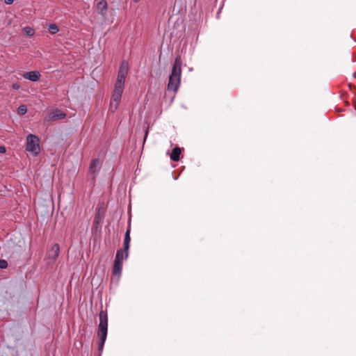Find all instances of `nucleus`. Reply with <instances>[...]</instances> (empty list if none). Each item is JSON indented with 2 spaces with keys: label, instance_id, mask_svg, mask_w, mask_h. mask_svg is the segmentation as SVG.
Returning a JSON list of instances; mask_svg holds the SVG:
<instances>
[{
  "label": "nucleus",
  "instance_id": "1",
  "mask_svg": "<svg viewBox=\"0 0 356 356\" xmlns=\"http://www.w3.org/2000/svg\"><path fill=\"white\" fill-rule=\"evenodd\" d=\"M181 60L177 57L174 62L171 74L169 77L168 89H178L180 85L181 73Z\"/></svg>",
  "mask_w": 356,
  "mask_h": 356
},
{
  "label": "nucleus",
  "instance_id": "2",
  "mask_svg": "<svg viewBox=\"0 0 356 356\" xmlns=\"http://www.w3.org/2000/svg\"><path fill=\"white\" fill-rule=\"evenodd\" d=\"M99 323L98 326L97 335L99 338V350L102 349L107 337L108 317L106 312L101 311L99 314Z\"/></svg>",
  "mask_w": 356,
  "mask_h": 356
},
{
  "label": "nucleus",
  "instance_id": "3",
  "mask_svg": "<svg viewBox=\"0 0 356 356\" xmlns=\"http://www.w3.org/2000/svg\"><path fill=\"white\" fill-rule=\"evenodd\" d=\"M26 150L31 152L34 156L39 154L40 152V138L36 135L30 134L26 136Z\"/></svg>",
  "mask_w": 356,
  "mask_h": 356
},
{
  "label": "nucleus",
  "instance_id": "4",
  "mask_svg": "<svg viewBox=\"0 0 356 356\" xmlns=\"http://www.w3.org/2000/svg\"><path fill=\"white\" fill-rule=\"evenodd\" d=\"M122 95V90H113L109 108L112 112H114L117 109L121 100Z\"/></svg>",
  "mask_w": 356,
  "mask_h": 356
},
{
  "label": "nucleus",
  "instance_id": "5",
  "mask_svg": "<svg viewBox=\"0 0 356 356\" xmlns=\"http://www.w3.org/2000/svg\"><path fill=\"white\" fill-rule=\"evenodd\" d=\"M66 117V114L60 110L56 109L51 111L45 117V121L51 122L56 121L60 119H63Z\"/></svg>",
  "mask_w": 356,
  "mask_h": 356
},
{
  "label": "nucleus",
  "instance_id": "6",
  "mask_svg": "<svg viewBox=\"0 0 356 356\" xmlns=\"http://www.w3.org/2000/svg\"><path fill=\"white\" fill-rule=\"evenodd\" d=\"M22 76L24 79H29L31 81H37L40 79L41 75L38 71H31L24 73Z\"/></svg>",
  "mask_w": 356,
  "mask_h": 356
},
{
  "label": "nucleus",
  "instance_id": "7",
  "mask_svg": "<svg viewBox=\"0 0 356 356\" xmlns=\"http://www.w3.org/2000/svg\"><path fill=\"white\" fill-rule=\"evenodd\" d=\"M129 70V64L126 61L121 63L118 75L126 78Z\"/></svg>",
  "mask_w": 356,
  "mask_h": 356
},
{
  "label": "nucleus",
  "instance_id": "8",
  "mask_svg": "<svg viewBox=\"0 0 356 356\" xmlns=\"http://www.w3.org/2000/svg\"><path fill=\"white\" fill-rule=\"evenodd\" d=\"M128 256H129L128 251H125L124 249V250L119 249L117 250L115 259L123 262V260L127 259Z\"/></svg>",
  "mask_w": 356,
  "mask_h": 356
},
{
  "label": "nucleus",
  "instance_id": "9",
  "mask_svg": "<svg viewBox=\"0 0 356 356\" xmlns=\"http://www.w3.org/2000/svg\"><path fill=\"white\" fill-rule=\"evenodd\" d=\"M97 8L98 13L103 17L106 16L107 10V3L106 1H101L97 3Z\"/></svg>",
  "mask_w": 356,
  "mask_h": 356
},
{
  "label": "nucleus",
  "instance_id": "10",
  "mask_svg": "<svg viewBox=\"0 0 356 356\" xmlns=\"http://www.w3.org/2000/svg\"><path fill=\"white\" fill-rule=\"evenodd\" d=\"M122 269V261L114 260L113 274L114 275H120Z\"/></svg>",
  "mask_w": 356,
  "mask_h": 356
},
{
  "label": "nucleus",
  "instance_id": "11",
  "mask_svg": "<svg viewBox=\"0 0 356 356\" xmlns=\"http://www.w3.org/2000/svg\"><path fill=\"white\" fill-rule=\"evenodd\" d=\"M100 168V162L99 159H94L92 161L90 165V172L96 174Z\"/></svg>",
  "mask_w": 356,
  "mask_h": 356
},
{
  "label": "nucleus",
  "instance_id": "12",
  "mask_svg": "<svg viewBox=\"0 0 356 356\" xmlns=\"http://www.w3.org/2000/svg\"><path fill=\"white\" fill-rule=\"evenodd\" d=\"M181 153V148L179 147H175L171 154H170V159L173 161H178L180 159V154Z\"/></svg>",
  "mask_w": 356,
  "mask_h": 356
},
{
  "label": "nucleus",
  "instance_id": "13",
  "mask_svg": "<svg viewBox=\"0 0 356 356\" xmlns=\"http://www.w3.org/2000/svg\"><path fill=\"white\" fill-rule=\"evenodd\" d=\"M60 252V247L58 244H54L50 250V252L49 254V257L53 259H56L59 254Z\"/></svg>",
  "mask_w": 356,
  "mask_h": 356
},
{
  "label": "nucleus",
  "instance_id": "14",
  "mask_svg": "<svg viewBox=\"0 0 356 356\" xmlns=\"http://www.w3.org/2000/svg\"><path fill=\"white\" fill-rule=\"evenodd\" d=\"M130 241H131L130 228L129 227L125 232L124 238V249L125 251H129Z\"/></svg>",
  "mask_w": 356,
  "mask_h": 356
},
{
  "label": "nucleus",
  "instance_id": "15",
  "mask_svg": "<svg viewBox=\"0 0 356 356\" xmlns=\"http://www.w3.org/2000/svg\"><path fill=\"white\" fill-rule=\"evenodd\" d=\"M126 78L118 75L115 89H122Z\"/></svg>",
  "mask_w": 356,
  "mask_h": 356
},
{
  "label": "nucleus",
  "instance_id": "16",
  "mask_svg": "<svg viewBox=\"0 0 356 356\" xmlns=\"http://www.w3.org/2000/svg\"><path fill=\"white\" fill-rule=\"evenodd\" d=\"M48 30L51 34H56L59 31L58 27L55 24H50Z\"/></svg>",
  "mask_w": 356,
  "mask_h": 356
},
{
  "label": "nucleus",
  "instance_id": "17",
  "mask_svg": "<svg viewBox=\"0 0 356 356\" xmlns=\"http://www.w3.org/2000/svg\"><path fill=\"white\" fill-rule=\"evenodd\" d=\"M24 33L28 36H32L35 33V31L33 28L29 26H26L23 29Z\"/></svg>",
  "mask_w": 356,
  "mask_h": 356
},
{
  "label": "nucleus",
  "instance_id": "18",
  "mask_svg": "<svg viewBox=\"0 0 356 356\" xmlns=\"http://www.w3.org/2000/svg\"><path fill=\"white\" fill-rule=\"evenodd\" d=\"M27 108L25 105H21L17 109V113L19 115H24L26 113Z\"/></svg>",
  "mask_w": 356,
  "mask_h": 356
},
{
  "label": "nucleus",
  "instance_id": "19",
  "mask_svg": "<svg viewBox=\"0 0 356 356\" xmlns=\"http://www.w3.org/2000/svg\"><path fill=\"white\" fill-rule=\"evenodd\" d=\"M8 267V262L4 259H0V268L4 269Z\"/></svg>",
  "mask_w": 356,
  "mask_h": 356
},
{
  "label": "nucleus",
  "instance_id": "20",
  "mask_svg": "<svg viewBox=\"0 0 356 356\" xmlns=\"http://www.w3.org/2000/svg\"><path fill=\"white\" fill-rule=\"evenodd\" d=\"M6 152V147L3 146H0V153L3 154Z\"/></svg>",
  "mask_w": 356,
  "mask_h": 356
},
{
  "label": "nucleus",
  "instance_id": "21",
  "mask_svg": "<svg viewBox=\"0 0 356 356\" xmlns=\"http://www.w3.org/2000/svg\"><path fill=\"white\" fill-rule=\"evenodd\" d=\"M6 4L10 5L13 3V0H4Z\"/></svg>",
  "mask_w": 356,
  "mask_h": 356
},
{
  "label": "nucleus",
  "instance_id": "22",
  "mask_svg": "<svg viewBox=\"0 0 356 356\" xmlns=\"http://www.w3.org/2000/svg\"><path fill=\"white\" fill-rule=\"evenodd\" d=\"M19 86L17 85V84H13V89H19Z\"/></svg>",
  "mask_w": 356,
  "mask_h": 356
},
{
  "label": "nucleus",
  "instance_id": "23",
  "mask_svg": "<svg viewBox=\"0 0 356 356\" xmlns=\"http://www.w3.org/2000/svg\"><path fill=\"white\" fill-rule=\"evenodd\" d=\"M134 2H138L140 0H133Z\"/></svg>",
  "mask_w": 356,
  "mask_h": 356
}]
</instances>
